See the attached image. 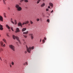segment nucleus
Returning a JSON list of instances; mask_svg holds the SVG:
<instances>
[{"label":"nucleus","instance_id":"19","mask_svg":"<svg viewBox=\"0 0 73 73\" xmlns=\"http://www.w3.org/2000/svg\"><path fill=\"white\" fill-rule=\"evenodd\" d=\"M24 1L26 3H28V0H25Z\"/></svg>","mask_w":73,"mask_h":73},{"label":"nucleus","instance_id":"34","mask_svg":"<svg viewBox=\"0 0 73 73\" xmlns=\"http://www.w3.org/2000/svg\"><path fill=\"white\" fill-rule=\"evenodd\" d=\"M3 47H5V44H4L3 45Z\"/></svg>","mask_w":73,"mask_h":73},{"label":"nucleus","instance_id":"57","mask_svg":"<svg viewBox=\"0 0 73 73\" xmlns=\"http://www.w3.org/2000/svg\"><path fill=\"white\" fill-rule=\"evenodd\" d=\"M0 36H1V35H0Z\"/></svg>","mask_w":73,"mask_h":73},{"label":"nucleus","instance_id":"37","mask_svg":"<svg viewBox=\"0 0 73 73\" xmlns=\"http://www.w3.org/2000/svg\"><path fill=\"white\" fill-rule=\"evenodd\" d=\"M1 50H3V49H2V48L0 49V52H1Z\"/></svg>","mask_w":73,"mask_h":73},{"label":"nucleus","instance_id":"26","mask_svg":"<svg viewBox=\"0 0 73 73\" xmlns=\"http://www.w3.org/2000/svg\"><path fill=\"white\" fill-rule=\"evenodd\" d=\"M42 42H43V44L45 42V40H44V39L42 40Z\"/></svg>","mask_w":73,"mask_h":73},{"label":"nucleus","instance_id":"17","mask_svg":"<svg viewBox=\"0 0 73 73\" xmlns=\"http://www.w3.org/2000/svg\"><path fill=\"white\" fill-rule=\"evenodd\" d=\"M14 22L15 23V24L16 25L17 24V21H16V20H15Z\"/></svg>","mask_w":73,"mask_h":73},{"label":"nucleus","instance_id":"44","mask_svg":"<svg viewBox=\"0 0 73 73\" xmlns=\"http://www.w3.org/2000/svg\"><path fill=\"white\" fill-rule=\"evenodd\" d=\"M53 12V10H52L51 12V13H52V12Z\"/></svg>","mask_w":73,"mask_h":73},{"label":"nucleus","instance_id":"50","mask_svg":"<svg viewBox=\"0 0 73 73\" xmlns=\"http://www.w3.org/2000/svg\"><path fill=\"white\" fill-rule=\"evenodd\" d=\"M11 21H12V19H11Z\"/></svg>","mask_w":73,"mask_h":73},{"label":"nucleus","instance_id":"8","mask_svg":"<svg viewBox=\"0 0 73 73\" xmlns=\"http://www.w3.org/2000/svg\"><path fill=\"white\" fill-rule=\"evenodd\" d=\"M16 30L17 31L16 32H20V30H19V28H17Z\"/></svg>","mask_w":73,"mask_h":73},{"label":"nucleus","instance_id":"23","mask_svg":"<svg viewBox=\"0 0 73 73\" xmlns=\"http://www.w3.org/2000/svg\"><path fill=\"white\" fill-rule=\"evenodd\" d=\"M30 23H31V24H33V22H32V21H30Z\"/></svg>","mask_w":73,"mask_h":73},{"label":"nucleus","instance_id":"5","mask_svg":"<svg viewBox=\"0 0 73 73\" xmlns=\"http://www.w3.org/2000/svg\"><path fill=\"white\" fill-rule=\"evenodd\" d=\"M29 35L30 36H31L32 40H33V39L34 38V36L33 35V34L30 33L29 34Z\"/></svg>","mask_w":73,"mask_h":73},{"label":"nucleus","instance_id":"40","mask_svg":"<svg viewBox=\"0 0 73 73\" xmlns=\"http://www.w3.org/2000/svg\"><path fill=\"white\" fill-rule=\"evenodd\" d=\"M25 64H26L27 65H28V63H27V62H26Z\"/></svg>","mask_w":73,"mask_h":73},{"label":"nucleus","instance_id":"42","mask_svg":"<svg viewBox=\"0 0 73 73\" xmlns=\"http://www.w3.org/2000/svg\"><path fill=\"white\" fill-rule=\"evenodd\" d=\"M16 43L18 45V46H19V45L18 44V42H16Z\"/></svg>","mask_w":73,"mask_h":73},{"label":"nucleus","instance_id":"33","mask_svg":"<svg viewBox=\"0 0 73 73\" xmlns=\"http://www.w3.org/2000/svg\"><path fill=\"white\" fill-rule=\"evenodd\" d=\"M48 10H49V9H46V11H48Z\"/></svg>","mask_w":73,"mask_h":73},{"label":"nucleus","instance_id":"16","mask_svg":"<svg viewBox=\"0 0 73 73\" xmlns=\"http://www.w3.org/2000/svg\"><path fill=\"white\" fill-rule=\"evenodd\" d=\"M3 44H4V43L3 42H1V46H3Z\"/></svg>","mask_w":73,"mask_h":73},{"label":"nucleus","instance_id":"10","mask_svg":"<svg viewBox=\"0 0 73 73\" xmlns=\"http://www.w3.org/2000/svg\"><path fill=\"white\" fill-rule=\"evenodd\" d=\"M6 27L8 29H10V27L8 25H6Z\"/></svg>","mask_w":73,"mask_h":73},{"label":"nucleus","instance_id":"54","mask_svg":"<svg viewBox=\"0 0 73 73\" xmlns=\"http://www.w3.org/2000/svg\"><path fill=\"white\" fill-rule=\"evenodd\" d=\"M29 25H30V24H29Z\"/></svg>","mask_w":73,"mask_h":73},{"label":"nucleus","instance_id":"30","mask_svg":"<svg viewBox=\"0 0 73 73\" xmlns=\"http://www.w3.org/2000/svg\"><path fill=\"white\" fill-rule=\"evenodd\" d=\"M24 0H21L20 1V2L21 3V2H22V1H24Z\"/></svg>","mask_w":73,"mask_h":73},{"label":"nucleus","instance_id":"27","mask_svg":"<svg viewBox=\"0 0 73 73\" xmlns=\"http://www.w3.org/2000/svg\"><path fill=\"white\" fill-rule=\"evenodd\" d=\"M3 3L5 4V1H4V0H3Z\"/></svg>","mask_w":73,"mask_h":73},{"label":"nucleus","instance_id":"29","mask_svg":"<svg viewBox=\"0 0 73 73\" xmlns=\"http://www.w3.org/2000/svg\"><path fill=\"white\" fill-rule=\"evenodd\" d=\"M11 23H13V24H14V22H13V21H11Z\"/></svg>","mask_w":73,"mask_h":73},{"label":"nucleus","instance_id":"41","mask_svg":"<svg viewBox=\"0 0 73 73\" xmlns=\"http://www.w3.org/2000/svg\"><path fill=\"white\" fill-rule=\"evenodd\" d=\"M42 40V39H40V42H41Z\"/></svg>","mask_w":73,"mask_h":73},{"label":"nucleus","instance_id":"56","mask_svg":"<svg viewBox=\"0 0 73 73\" xmlns=\"http://www.w3.org/2000/svg\"><path fill=\"white\" fill-rule=\"evenodd\" d=\"M5 1H6V0H5Z\"/></svg>","mask_w":73,"mask_h":73},{"label":"nucleus","instance_id":"20","mask_svg":"<svg viewBox=\"0 0 73 73\" xmlns=\"http://www.w3.org/2000/svg\"><path fill=\"white\" fill-rule=\"evenodd\" d=\"M0 30L2 31V30H3V27H0Z\"/></svg>","mask_w":73,"mask_h":73},{"label":"nucleus","instance_id":"7","mask_svg":"<svg viewBox=\"0 0 73 73\" xmlns=\"http://www.w3.org/2000/svg\"><path fill=\"white\" fill-rule=\"evenodd\" d=\"M0 20L1 21H3V18L1 16H0Z\"/></svg>","mask_w":73,"mask_h":73},{"label":"nucleus","instance_id":"43","mask_svg":"<svg viewBox=\"0 0 73 73\" xmlns=\"http://www.w3.org/2000/svg\"><path fill=\"white\" fill-rule=\"evenodd\" d=\"M23 65H25V63H24L23 64Z\"/></svg>","mask_w":73,"mask_h":73},{"label":"nucleus","instance_id":"53","mask_svg":"<svg viewBox=\"0 0 73 73\" xmlns=\"http://www.w3.org/2000/svg\"><path fill=\"white\" fill-rule=\"evenodd\" d=\"M46 0H43V1H45Z\"/></svg>","mask_w":73,"mask_h":73},{"label":"nucleus","instance_id":"39","mask_svg":"<svg viewBox=\"0 0 73 73\" xmlns=\"http://www.w3.org/2000/svg\"><path fill=\"white\" fill-rule=\"evenodd\" d=\"M24 23H22V25H24Z\"/></svg>","mask_w":73,"mask_h":73},{"label":"nucleus","instance_id":"36","mask_svg":"<svg viewBox=\"0 0 73 73\" xmlns=\"http://www.w3.org/2000/svg\"><path fill=\"white\" fill-rule=\"evenodd\" d=\"M44 39L45 40H46V37H44Z\"/></svg>","mask_w":73,"mask_h":73},{"label":"nucleus","instance_id":"15","mask_svg":"<svg viewBox=\"0 0 73 73\" xmlns=\"http://www.w3.org/2000/svg\"><path fill=\"white\" fill-rule=\"evenodd\" d=\"M23 36H24V37H25V38H27V37H28V36H27V35H23Z\"/></svg>","mask_w":73,"mask_h":73},{"label":"nucleus","instance_id":"31","mask_svg":"<svg viewBox=\"0 0 73 73\" xmlns=\"http://www.w3.org/2000/svg\"><path fill=\"white\" fill-rule=\"evenodd\" d=\"M11 64L12 65H14V63L13 62H12Z\"/></svg>","mask_w":73,"mask_h":73},{"label":"nucleus","instance_id":"32","mask_svg":"<svg viewBox=\"0 0 73 73\" xmlns=\"http://www.w3.org/2000/svg\"><path fill=\"white\" fill-rule=\"evenodd\" d=\"M40 2V1H37V4H38V3H39V2Z\"/></svg>","mask_w":73,"mask_h":73},{"label":"nucleus","instance_id":"14","mask_svg":"<svg viewBox=\"0 0 73 73\" xmlns=\"http://www.w3.org/2000/svg\"><path fill=\"white\" fill-rule=\"evenodd\" d=\"M3 41H4L5 42V43H6V42H7V41H6V40L5 39H3Z\"/></svg>","mask_w":73,"mask_h":73},{"label":"nucleus","instance_id":"6","mask_svg":"<svg viewBox=\"0 0 73 73\" xmlns=\"http://www.w3.org/2000/svg\"><path fill=\"white\" fill-rule=\"evenodd\" d=\"M18 26H21V27H23V26H22V23L20 22H19L18 24Z\"/></svg>","mask_w":73,"mask_h":73},{"label":"nucleus","instance_id":"48","mask_svg":"<svg viewBox=\"0 0 73 73\" xmlns=\"http://www.w3.org/2000/svg\"><path fill=\"white\" fill-rule=\"evenodd\" d=\"M10 66L11 67H12V65H10Z\"/></svg>","mask_w":73,"mask_h":73},{"label":"nucleus","instance_id":"45","mask_svg":"<svg viewBox=\"0 0 73 73\" xmlns=\"http://www.w3.org/2000/svg\"><path fill=\"white\" fill-rule=\"evenodd\" d=\"M4 16L5 17H7V16H6L5 15H4Z\"/></svg>","mask_w":73,"mask_h":73},{"label":"nucleus","instance_id":"12","mask_svg":"<svg viewBox=\"0 0 73 73\" xmlns=\"http://www.w3.org/2000/svg\"><path fill=\"white\" fill-rule=\"evenodd\" d=\"M49 5H50V6L51 7H53V4H52V3H49Z\"/></svg>","mask_w":73,"mask_h":73},{"label":"nucleus","instance_id":"49","mask_svg":"<svg viewBox=\"0 0 73 73\" xmlns=\"http://www.w3.org/2000/svg\"><path fill=\"white\" fill-rule=\"evenodd\" d=\"M10 9H9V8L8 9V10H9Z\"/></svg>","mask_w":73,"mask_h":73},{"label":"nucleus","instance_id":"22","mask_svg":"<svg viewBox=\"0 0 73 73\" xmlns=\"http://www.w3.org/2000/svg\"><path fill=\"white\" fill-rule=\"evenodd\" d=\"M11 29L12 31H14V30H13V27H11Z\"/></svg>","mask_w":73,"mask_h":73},{"label":"nucleus","instance_id":"47","mask_svg":"<svg viewBox=\"0 0 73 73\" xmlns=\"http://www.w3.org/2000/svg\"><path fill=\"white\" fill-rule=\"evenodd\" d=\"M27 24V23L26 22V23H24V24Z\"/></svg>","mask_w":73,"mask_h":73},{"label":"nucleus","instance_id":"52","mask_svg":"<svg viewBox=\"0 0 73 73\" xmlns=\"http://www.w3.org/2000/svg\"><path fill=\"white\" fill-rule=\"evenodd\" d=\"M23 40L24 41V39H23Z\"/></svg>","mask_w":73,"mask_h":73},{"label":"nucleus","instance_id":"28","mask_svg":"<svg viewBox=\"0 0 73 73\" xmlns=\"http://www.w3.org/2000/svg\"><path fill=\"white\" fill-rule=\"evenodd\" d=\"M39 20H40V19H38V18L37 19V21H39Z\"/></svg>","mask_w":73,"mask_h":73},{"label":"nucleus","instance_id":"3","mask_svg":"<svg viewBox=\"0 0 73 73\" xmlns=\"http://www.w3.org/2000/svg\"><path fill=\"white\" fill-rule=\"evenodd\" d=\"M9 48L13 51H15V47L14 46L12 45H9Z\"/></svg>","mask_w":73,"mask_h":73},{"label":"nucleus","instance_id":"21","mask_svg":"<svg viewBox=\"0 0 73 73\" xmlns=\"http://www.w3.org/2000/svg\"><path fill=\"white\" fill-rule=\"evenodd\" d=\"M47 22H48V23H49L50 22V20H49V19H48L47 20Z\"/></svg>","mask_w":73,"mask_h":73},{"label":"nucleus","instance_id":"38","mask_svg":"<svg viewBox=\"0 0 73 73\" xmlns=\"http://www.w3.org/2000/svg\"><path fill=\"white\" fill-rule=\"evenodd\" d=\"M27 51H25V54H26V53H27Z\"/></svg>","mask_w":73,"mask_h":73},{"label":"nucleus","instance_id":"55","mask_svg":"<svg viewBox=\"0 0 73 73\" xmlns=\"http://www.w3.org/2000/svg\"><path fill=\"white\" fill-rule=\"evenodd\" d=\"M1 1V0H0V1Z\"/></svg>","mask_w":73,"mask_h":73},{"label":"nucleus","instance_id":"11","mask_svg":"<svg viewBox=\"0 0 73 73\" xmlns=\"http://www.w3.org/2000/svg\"><path fill=\"white\" fill-rule=\"evenodd\" d=\"M27 30V29L26 28H24L22 30V32H24L25 31H26Z\"/></svg>","mask_w":73,"mask_h":73},{"label":"nucleus","instance_id":"25","mask_svg":"<svg viewBox=\"0 0 73 73\" xmlns=\"http://www.w3.org/2000/svg\"><path fill=\"white\" fill-rule=\"evenodd\" d=\"M0 28H3V25L0 24Z\"/></svg>","mask_w":73,"mask_h":73},{"label":"nucleus","instance_id":"1","mask_svg":"<svg viewBox=\"0 0 73 73\" xmlns=\"http://www.w3.org/2000/svg\"><path fill=\"white\" fill-rule=\"evenodd\" d=\"M27 49V51L29 53H31V49H34V46H33L32 47H29V48L26 46Z\"/></svg>","mask_w":73,"mask_h":73},{"label":"nucleus","instance_id":"18","mask_svg":"<svg viewBox=\"0 0 73 73\" xmlns=\"http://www.w3.org/2000/svg\"><path fill=\"white\" fill-rule=\"evenodd\" d=\"M6 35H7V36L8 37H9V33H7L6 34Z\"/></svg>","mask_w":73,"mask_h":73},{"label":"nucleus","instance_id":"2","mask_svg":"<svg viewBox=\"0 0 73 73\" xmlns=\"http://www.w3.org/2000/svg\"><path fill=\"white\" fill-rule=\"evenodd\" d=\"M15 7L18 11H20L22 10V8L21 7L19 6L18 5H16Z\"/></svg>","mask_w":73,"mask_h":73},{"label":"nucleus","instance_id":"9","mask_svg":"<svg viewBox=\"0 0 73 73\" xmlns=\"http://www.w3.org/2000/svg\"><path fill=\"white\" fill-rule=\"evenodd\" d=\"M29 33L28 31H27L26 32H24L23 33L24 35H27Z\"/></svg>","mask_w":73,"mask_h":73},{"label":"nucleus","instance_id":"24","mask_svg":"<svg viewBox=\"0 0 73 73\" xmlns=\"http://www.w3.org/2000/svg\"><path fill=\"white\" fill-rule=\"evenodd\" d=\"M26 24H28L29 23V21H26Z\"/></svg>","mask_w":73,"mask_h":73},{"label":"nucleus","instance_id":"51","mask_svg":"<svg viewBox=\"0 0 73 73\" xmlns=\"http://www.w3.org/2000/svg\"><path fill=\"white\" fill-rule=\"evenodd\" d=\"M38 1H41V0H38Z\"/></svg>","mask_w":73,"mask_h":73},{"label":"nucleus","instance_id":"35","mask_svg":"<svg viewBox=\"0 0 73 73\" xmlns=\"http://www.w3.org/2000/svg\"><path fill=\"white\" fill-rule=\"evenodd\" d=\"M50 8V6H48V8L49 9V8Z\"/></svg>","mask_w":73,"mask_h":73},{"label":"nucleus","instance_id":"13","mask_svg":"<svg viewBox=\"0 0 73 73\" xmlns=\"http://www.w3.org/2000/svg\"><path fill=\"white\" fill-rule=\"evenodd\" d=\"M45 5V3H44L43 4L41 5V7H44Z\"/></svg>","mask_w":73,"mask_h":73},{"label":"nucleus","instance_id":"46","mask_svg":"<svg viewBox=\"0 0 73 73\" xmlns=\"http://www.w3.org/2000/svg\"><path fill=\"white\" fill-rule=\"evenodd\" d=\"M4 16L5 15V13H4Z\"/></svg>","mask_w":73,"mask_h":73},{"label":"nucleus","instance_id":"4","mask_svg":"<svg viewBox=\"0 0 73 73\" xmlns=\"http://www.w3.org/2000/svg\"><path fill=\"white\" fill-rule=\"evenodd\" d=\"M13 38L14 39V40H15L16 38L17 40L19 42V44H20V40H19V38L17 36H16L14 35H13Z\"/></svg>","mask_w":73,"mask_h":73}]
</instances>
